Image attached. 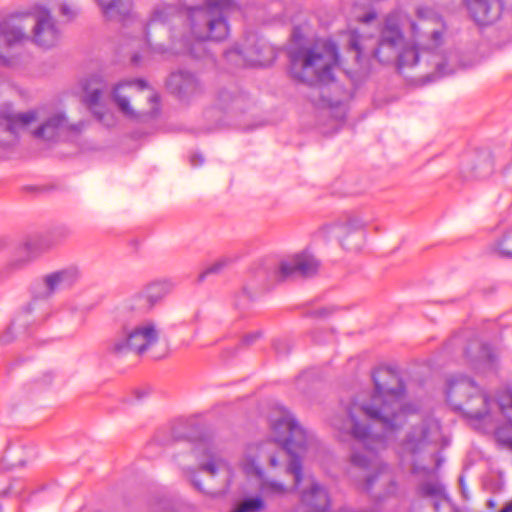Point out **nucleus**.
<instances>
[{"label": "nucleus", "instance_id": "f257e3e1", "mask_svg": "<svg viewBox=\"0 0 512 512\" xmlns=\"http://www.w3.org/2000/svg\"><path fill=\"white\" fill-rule=\"evenodd\" d=\"M374 392L368 402L353 400L347 408L346 428L364 453L353 452L351 463L360 468L377 466L376 473L366 477L364 490L370 492L379 478L392 482L389 467L379 463L377 452L403 428L408 415L415 411L402 402L405 384L398 373L379 367L372 373Z\"/></svg>", "mask_w": 512, "mask_h": 512}, {"label": "nucleus", "instance_id": "f03ea898", "mask_svg": "<svg viewBox=\"0 0 512 512\" xmlns=\"http://www.w3.org/2000/svg\"><path fill=\"white\" fill-rule=\"evenodd\" d=\"M234 6L232 0H206L200 6L160 3L155 6L147 23L145 36L148 45L155 52L165 53L167 49L153 40V32L169 33L175 53H194V42L223 41L229 35L227 11Z\"/></svg>", "mask_w": 512, "mask_h": 512}, {"label": "nucleus", "instance_id": "7ed1b4c3", "mask_svg": "<svg viewBox=\"0 0 512 512\" xmlns=\"http://www.w3.org/2000/svg\"><path fill=\"white\" fill-rule=\"evenodd\" d=\"M274 441L281 444L289 456L286 473L294 478V489H299L301 507L306 512H328L331 499L327 488L314 477H309L308 484L301 487L303 481V457L311 444V437L299 425L294 415L281 410L279 417L271 420ZM298 512V511H296Z\"/></svg>", "mask_w": 512, "mask_h": 512}, {"label": "nucleus", "instance_id": "20e7f679", "mask_svg": "<svg viewBox=\"0 0 512 512\" xmlns=\"http://www.w3.org/2000/svg\"><path fill=\"white\" fill-rule=\"evenodd\" d=\"M324 52L316 48H299L291 51L290 73L293 78L310 86L326 84L334 79L332 68L339 64L337 45L327 41Z\"/></svg>", "mask_w": 512, "mask_h": 512}, {"label": "nucleus", "instance_id": "39448f33", "mask_svg": "<svg viewBox=\"0 0 512 512\" xmlns=\"http://www.w3.org/2000/svg\"><path fill=\"white\" fill-rule=\"evenodd\" d=\"M138 319L128 313L125 320H122L119 317V312L117 313V321L120 326L104 343L105 351L109 355L122 357L130 352L142 355L158 342L159 330L155 323L145 322L132 326Z\"/></svg>", "mask_w": 512, "mask_h": 512}, {"label": "nucleus", "instance_id": "423d86ee", "mask_svg": "<svg viewBox=\"0 0 512 512\" xmlns=\"http://www.w3.org/2000/svg\"><path fill=\"white\" fill-rule=\"evenodd\" d=\"M446 399L466 418L482 421L490 414L489 395L470 377L457 374L447 380Z\"/></svg>", "mask_w": 512, "mask_h": 512}, {"label": "nucleus", "instance_id": "0eeeda50", "mask_svg": "<svg viewBox=\"0 0 512 512\" xmlns=\"http://www.w3.org/2000/svg\"><path fill=\"white\" fill-rule=\"evenodd\" d=\"M395 64L398 73L402 75L411 69H419L426 73L422 77L424 82H431L453 73L452 70H445L447 61L444 55L430 48L419 49L417 45L404 41L399 47Z\"/></svg>", "mask_w": 512, "mask_h": 512}, {"label": "nucleus", "instance_id": "6e6552de", "mask_svg": "<svg viewBox=\"0 0 512 512\" xmlns=\"http://www.w3.org/2000/svg\"><path fill=\"white\" fill-rule=\"evenodd\" d=\"M272 442L265 444H253L248 447L241 466L247 475H254L260 479L259 490L266 497H282L288 494L289 488L282 482L264 478V472L260 466V460L267 457L271 467L279 465L278 456L275 453H269V446Z\"/></svg>", "mask_w": 512, "mask_h": 512}, {"label": "nucleus", "instance_id": "1a4fd4ad", "mask_svg": "<svg viewBox=\"0 0 512 512\" xmlns=\"http://www.w3.org/2000/svg\"><path fill=\"white\" fill-rule=\"evenodd\" d=\"M224 55L228 62L238 67L269 66L277 57L275 48L257 35L248 36L243 47L235 45Z\"/></svg>", "mask_w": 512, "mask_h": 512}, {"label": "nucleus", "instance_id": "9d476101", "mask_svg": "<svg viewBox=\"0 0 512 512\" xmlns=\"http://www.w3.org/2000/svg\"><path fill=\"white\" fill-rule=\"evenodd\" d=\"M173 288L170 280H157L149 283L143 289L133 294L119 309V317L125 320L126 314H133L134 318H141L168 295Z\"/></svg>", "mask_w": 512, "mask_h": 512}, {"label": "nucleus", "instance_id": "9b49d317", "mask_svg": "<svg viewBox=\"0 0 512 512\" xmlns=\"http://www.w3.org/2000/svg\"><path fill=\"white\" fill-rule=\"evenodd\" d=\"M441 425L432 417H427L419 424L413 425L399 444V455L402 461L406 457H415L423 452L428 445L437 441Z\"/></svg>", "mask_w": 512, "mask_h": 512}, {"label": "nucleus", "instance_id": "f8f14e48", "mask_svg": "<svg viewBox=\"0 0 512 512\" xmlns=\"http://www.w3.org/2000/svg\"><path fill=\"white\" fill-rule=\"evenodd\" d=\"M398 13L391 12L385 19L384 26L374 56L380 63L389 64L395 62L400 45L403 42V34L398 23Z\"/></svg>", "mask_w": 512, "mask_h": 512}, {"label": "nucleus", "instance_id": "ddd939ff", "mask_svg": "<svg viewBox=\"0 0 512 512\" xmlns=\"http://www.w3.org/2000/svg\"><path fill=\"white\" fill-rule=\"evenodd\" d=\"M79 280V271L75 267H68L46 274L41 281L32 286L34 298L46 299L56 293L70 289Z\"/></svg>", "mask_w": 512, "mask_h": 512}, {"label": "nucleus", "instance_id": "4468645a", "mask_svg": "<svg viewBox=\"0 0 512 512\" xmlns=\"http://www.w3.org/2000/svg\"><path fill=\"white\" fill-rule=\"evenodd\" d=\"M320 262L310 253L303 251L282 260L276 271L279 281L295 278H309L317 274Z\"/></svg>", "mask_w": 512, "mask_h": 512}, {"label": "nucleus", "instance_id": "2eb2a0df", "mask_svg": "<svg viewBox=\"0 0 512 512\" xmlns=\"http://www.w3.org/2000/svg\"><path fill=\"white\" fill-rule=\"evenodd\" d=\"M31 14L36 22L34 26V42L45 49L57 45L61 34L50 11L42 6H36Z\"/></svg>", "mask_w": 512, "mask_h": 512}, {"label": "nucleus", "instance_id": "dca6fc26", "mask_svg": "<svg viewBox=\"0 0 512 512\" xmlns=\"http://www.w3.org/2000/svg\"><path fill=\"white\" fill-rule=\"evenodd\" d=\"M193 453L199 464V470L210 474L216 475L220 470H227L230 473L231 469L227 462L216 451L211 439L206 435H200L197 442L193 447Z\"/></svg>", "mask_w": 512, "mask_h": 512}, {"label": "nucleus", "instance_id": "f3484780", "mask_svg": "<svg viewBox=\"0 0 512 512\" xmlns=\"http://www.w3.org/2000/svg\"><path fill=\"white\" fill-rule=\"evenodd\" d=\"M84 126L85 123L82 121L70 124L63 114H56L38 127L34 131V136L46 141H58L67 134H79Z\"/></svg>", "mask_w": 512, "mask_h": 512}, {"label": "nucleus", "instance_id": "a211bd4d", "mask_svg": "<svg viewBox=\"0 0 512 512\" xmlns=\"http://www.w3.org/2000/svg\"><path fill=\"white\" fill-rule=\"evenodd\" d=\"M472 19L479 25H489L496 21L503 10L502 0H465Z\"/></svg>", "mask_w": 512, "mask_h": 512}, {"label": "nucleus", "instance_id": "6ab92c4d", "mask_svg": "<svg viewBox=\"0 0 512 512\" xmlns=\"http://www.w3.org/2000/svg\"><path fill=\"white\" fill-rule=\"evenodd\" d=\"M28 37L23 28L11 23L10 20L0 21V61L4 65L10 64L9 51L14 46L21 44Z\"/></svg>", "mask_w": 512, "mask_h": 512}, {"label": "nucleus", "instance_id": "aec40b11", "mask_svg": "<svg viewBox=\"0 0 512 512\" xmlns=\"http://www.w3.org/2000/svg\"><path fill=\"white\" fill-rule=\"evenodd\" d=\"M167 87L171 93L181 100L195 95L201 90L196 76L186 70H178L171 73L167 81Z\"/></svg>", "mask_w": 512, "mask_h": 512}, {"label": "nucleus", "instance_id": "412c9836", "mask_svg": "<svg viewBox=\"0 0 512 512\" xmlns=\"http://www.w3.org/2000/svg\"><path fill=\"white\" fill-rule=\"evenodd\" d=\"M475 370H493L497 365V355L486 343L477 340L471 342L465 351Z\"/></svg>", "mask_w": 512, "mask_h": 512}, {"label": "nucleus", "instance_id": "4be33fe9", "mask_svg": "<svg viewBox=\"0 0 512 512\" xmlns=\"http://www.w3.org/2000/svg\"><path fill=\"white\" fill-rule=\"evenodd\" d=\"M419 492L424 497L433 499V507L435 512H440V508L445 506L448 512H460L459 509L452 505L449 497L445 492V487L440 482H425L419 487Z\"/></svg>", "mask_w": 512, "mask_h": 512}, {"label": "nucleus", "instance_id": "5701e85b", "mask_svg": "<svg viewBox=\"0 0 512 512\" xmlns=\"http://www.w3.org/2000/svg\"><path fill=\"white\" fill-rule=\"evenodd\" d=\"M108 19L124 21L129 18L132 9V0H96Z\"/></svg>", "mask_w": 512, "mask_h": 512}, {"label": "nucleus", "instance_id": "b1692460", "mask_svg": "<svg viewBox=\"0 0 512 512\" xmlns=\"http://www.w3.org/2000/svg\"><path fill=\"white\" fill-rule=\"evenodd\" d=\"M106 83L102 77L98 75L91 76L82 81V89L85 92L83 101L90 108L96 106L106 90Z\"/></svg>", "mask_w": 512, "mask_h": 512}, {"label": "nucleus", "instance_id": "393cba45", "mask_svg": "<svg viewBox=\"0 0 512 512\" xmlns=\"http://www.w3.org/2000/svg\"><path fill=\"white\" fill-rule=\"evenodd\" d=\"M125 86H136L139 90H144L147 88L148 84L144 79H134L120 82L113 88L112 96L119 109L126 116L134 118L135 113L130 106L128 98L120 94L121 88Z\"/></svg>", "mask_w": 512, "mask_h": 512}, {"label": "nucleus", "instance_id": "a878e982", "mask_svg": "<svg viewBox=\"0 0 512 512\" xmlns=\"http://www.w3.org/2000/svg\"><path fill=\"white\" fill-rule=\"evenodd\" d=\"M363 227V222L356 217H349L345 221L339 223L336 226V233L340 237L342 247L347 250L357 249V245L352 246L349 244L348 238L352 236L354 233L361 231Z\"/></svg>", "mask_w": 512, "mask_h": 512}, {"label": "nucleus", "instance_id": "bb28decb", "mask_svg": "<svg viewBox=\"0 0 512 512\" xmlns=\"http://www.w3.org/2000/svg\"><path fill=\"white\" fill-rule=\"evenodd\" d=\"M36 117L37 114L35 111H27L24 113L8 112L2 115L5 121V129L13 135H16L21 128L35 121Z\"/></svg>", "mask_w": 512, "mask_h": 512}, {"label": "nucleus", "instance_id": "cd10ccee", "mask_svg": "<svg viewBox=\"0 0 512 512\" xmlns=\"http://www.w3.org/2000/svg\"><path fill=\"white\" fill-rule=\"evenodd\" d=\"M494 171V163L489 152H482L477 155L471 173L475 178L484 179Z\"/></svg>", "mask_w": 512, "mask_h": 512}, {"label": "nucleus", "instance_id": "c85d7f7f", "mask_svg": "<svg viewBox=\"0 0 512 512\" xmlns=\"http://www.w3.org/2000/svg\"><path fill=\"white\" fill-rule=\"evenodd\" d=\"M264 509V500L261 497L256 496L243 499L233 512H261Z\"/></svg>", "mask_w": 512, "mask_h": 512}, {"label": "nucleus", "instance_id": "c756f323", "mask_svg": "<svg viewBox=\"0 0 512 512\" xmlns=\"http://www.w3.org/2000/svg\"><path fill=\"white\" fill-rule=\"evenodd\" d=\"M230 263H232V259L229 257H223L209 265L204 271H202L198 276V281L202 282L208 275L211 274H219L221 273Z\"/></svg>", "mask_w": 512, "mask_h": 512}, {"label": "nucleus", "instance_id": "7c9ffc66", "mask_svg": "<svg viewBox=\"0 0 512 512\" xmlns=\"http://www.w3.org/2000/svg\"><path fill=\"white\" fill-rule=\"evenodd\" d=\"M496 251L501 257L512 258V230L496 244Z\"/></svg>", "mask_w": 512, "mask_h": 512}, {"label": "nucleus", "instance_id": "2f4dec72", "mask_svg": "<svg viewBox=\"0 0 512 512\" xmlns=\"http://www.w3.org/2000/svg\"><path fill=\"white\" fill-rule=\"evenodd\" d=\"M496 403L502 414H505L506 409L512 408V388L499 391L496 396Z\"/></svg>", "mask_w": 512, "mask_h": 512}, {"label": "nucleus", "instance_id": "473e14b6", "mask_svg": "<svg viewBox=\"0 0 512 512\" xmlns=\"http://www.w3.org/2000/svg\"><path fill=\"white\" fill-rule=\"evenodd\" d=\"M361 36L357 31H351L348 39V49L355 52V61L359 62L362 55V48L360 45Z\"/></svg>", "mask_w": 512, "mask_h": 512}, {"label": "nucleus", "instance_id": "72a5a7b5", "mask_svg": "<svg viewBox=\"0 0 512 512\" xmlns=\"http://www.w3.org/2000/svg\"><path fill=\"white\" fill-rule=\"evenodd\" d=\"M186 474L190 477L193 486L200 492L205 493L200 481L197 479L196 472L192 468L186 470Z\"/></svg>", "mask_w": 512, "mask_h": 512}, {"label": "nucleus", "instance_id": "f704fd0d", "mask_svg": "<svg viewBox=\"0 0 512 512\" xmlns=\"http://www.w3.org/2000/svg\"><path fill=\"white\" fill-rule=\"evenodd\" d=\"M260 335H261L260 332H253V333L247 334L242 338L240 345L248 347V346L252 345L260 337Z\"/></svg>", "mask_w": 512, "mask_h": 512}, {"label": "nucleus", "instance_id": "c9c22d12", "mask_svg": "<svg viewBox=\"0 0 512 512\" xmlns=\"http://www.w3.org/2000/svg\"><path fill=\"white\" fill-rule=\"evenodd\" d=\"M506 430H511L512 431V420L510 419L507 424L501 428L498 429L497 433H498V436L499 437H503V434L505 433ZM505 441L507 443L510 444V446L512 447V437H508L505 439Z\"/></svg>", "mask_w": 512, "mask_h": 512}, {"label": "nucleus", "instance_id": "e433bc0d", "mask_svg": "<svg viewBox=\"0 0 512 512\" xmlns=\"http://www.w3.org/2000/svg\"><path fill=\"white\" fill-rule=\"evenodd\" d=\"M190 163L192 166L197 167L204 163V158L199 153H194L190 156Z\"/></svg>", "mask_w": 512, "mask_h": 512}, {"label": "nucleus", "instance_id": "4c0bfd02", "mask_svg": "<svg viewBox=\"0 0 512 512\" xmlns=\"http://www.w3.org/2000/svg\"><path fill=\"white\" fill-rule=\"evenodd\" d=\"M411 472L415 475L420 474L421 472H424L425 474H430L431 470L427 469L425 467H420L416 463H413Z\"/></svg>", "mask_w": 512, "mask_h": 512}, {"label": "nucleus", "instance_id": "58836bf2", "mask_svg": "<svg viewBox=\"0 0 512 512\" xmlns=\"http://www.w3.org/2000/svg\"><path fill=\"white\" fill-rule=\"evenodd\" d=\"M60 12L63 16H66L68 18H73L75 15L72 9L67 4H63L61 6Z\"/></svg>", "mask_w": 512, "mask_h": 512}, {"label": "nucleus", "instance_id": "ea45409f", "mask_svg": "<svg viewBox=\"0 0 512 512\" xmlns=\"http://www.w3.org/2000/svg\"><path fill=\"white\" fill-rule=\"evenodd\" d=\"M375 18H376V13L375 12H369L366 15H364L360 19V21L363 22V23H369V22L373 21Z\"/></svg>", "mask_w": 512, "mask_h": 512}, {"label": "nucleus", "instance_id": "a19ab883", "mask_svg": "<svg viewBox=\"0 0 512 512\" xmlns=\"http://www.w3.org/2000/svg\"><path fill=\"white\" fill-rule=\"evenodd\" d=\"M431 37H432L433 41L435 42V44H439V42L442 38V33L438 30H433L431 32Z\"/></svg>", "mask_w": 512, "mask_h": 512}, {"label": "nucleus", "instance_id": "79ce46f5", "mask_svg": "<svg viewBox=\"0 0 512 512\" xmlns=\"http://www.w3.org/2000/svg\"><path fill=\"white\" fill-rule=\"evenodd\" d=\"M314 314L318 317H325L328 314H330V311H328V309H326V308H323V309H319V310L315 311Z\"/></svg>", "mask_w": 512, "mask_h": 512}, {"label": "nucleus", "instance_id": "37998d69", "mask_svg": "<svg viewBox=\"0 0 512 512\" xmlns=\"http://www.w3.org/2000/svg\"><path fill=\"white\" fill-rule=\"evenodd\" d=\"M176 438L177 439H187L189 441H195L196 440V437H194L193 435H190V434L179 435Z\"/></svg>", "mask_w": 512, "mask_h": 512}, {"label": "nucleus", "instance_id": "c03bdc74", "mask_svg": "<svg viewBox=\"0 0 512 512\" xmlns=\"http://www.w3.org/2000/svg\"><path fill=\"white\" fill-rule=\"evenodd\" d=\"M500 512H512V500L507 503Z\"/></svg>", "mask_w": 512, "mask_h": 512}, {"label": "nucleus", "instance_id": "a18cd8bd", "mask_svg": "<svg viewBox=\"0 0 512 512\" xmlns=\"http://www.w3.org/2000/svg\"><path fill=\"white\" fill-rule=\"evenodd\" d=\"M32 244L30 242H27L24 244V246L21 248L22 252H30Z\"/></svg>", "mask_w": 512, "mask_h": 512}, {"label": "nucleus", "instance_id": "49530a36", "mask_svg": "<svg viewBox=\"0 0 512 512\" xmlns=\"http://www.w3.org/2000/svg\"><path fill=\"white\" fill-rule=\"evenodd\" d=\"M149 100H150L151 102H153V103L158 104L160 99H159V96H158L157 94H153V95H151V96L149 97Z\"/></svg>", "mask_w": 512, "mask_h": 512}, {"label": "nucleus", "instance_id": "de8ad7c7", "mask_svg": "<svg viewBox=\"0 0 512 512\" xmlns=\"http://www.w3.org/2000/svg\"><path fill=\"white\" fill-rule=\"evenodd\" d=\"M411 29H412L413 34L415 35V37H417L418 36V28H417V24L415 22L411 23Z\"/></svg>", "mask_w": 512, "mask_h": 512}, {"label": "nucleus", "instance_id": "09e8293b", "mask_svg": "<svg viewBox=\"0 0 512 512\" xmlns=\"http://www.w3.org/2000/svg\"><path fill=\"white\" fill-rule=\"evenodd\" d=\"M339 109L341 110L340 120H344L345 115H346V111H345L343 106L339 107Z\"/></svg>", "mask_w": 512, "mask_h": 512}, {"label": "nucleus", "instance_id": "8fccbe9b", "mask_svg": "<svg viewBox=\"0 0 512 512\" xmlns=\"http://www.w3.org/2000/svg\"><path fill=\"white\" fill-rule=\"evenodd\" d=\"M71 234V231L69 229H64L63 236H69Z\"/></svg>", "mask_w": 512, "mask_h": 512}, {"label": "nucleus", "instance_id": "3c124183", "mask_svg": "<svg viewBox=\"0 0 512 512\" xmlns=\"http://www.w3.org/2000/svg\"><path fill=\"white\" fill-rule=\"evenodd\" d=\"M459 482H460V485H461L462 489L464 490V487H463L464 479H463V477H460V478H459ZM463 493L465 494V492H464V491H463Z\"/></svg>", "mask_w": 512, "mask_h": 512}, {"label": "nucleus", "instance_id": "603ef678", "mask_svg": "<svg viewBox=\"0 0 512 512\" xmlns=\"http://www.w3.org/2000/svg\"><path fill=\"white\" fill-rule=\"evenodd\" d=\"M138 59H139L138 55H135V56H133V58H132L133 62H135V63L138 61Z\"/></svg>", "mask_w": 512, "mask_h": 512}, {"label": "nucleus", "instance_id": "864d4df0", "mask_svg": "<svg viewBox=\"0 0 512 512\" xmlns=\"http://www.w3.org/2000/svg\"><path fill=\"white\" fill-rule=\"evenodd\" d=\"M422 13H423V9H421V8H420V9H418L417 14H418V15H422Z\"/></svg>", "mask_w": 512, "mask_h": 512}]
</instances>
